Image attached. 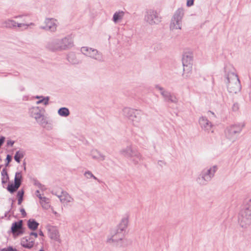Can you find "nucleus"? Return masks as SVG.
<instances>
[{"instance_id": "f3484780", "label": "nucleus", "mask_w": 251, "mask_h": 251, "mask_svg": "<svg viewBox=\"0 0 251 251\" xmlns=\"http://www.w3.org/2000/svg\"><path fill=\"white\" fill-rule=\"evenodd\" d=\"M11 232L14 236H17L22 234L24 232L23 230V221L20 220L12 224Z\"/></svg>"}, {"instance_id": "49530a36", "label": "nucleus", "mask_w": 251, "mask_h": 251, "mask_svg": "<svg viewBox=\"0 0 251 251\" xmlns=\"http://www.w3.org/2000/svg\"><path fill=\"white\" fill-rule=\"evenodd\" d=\"M6 160H7V163L8 164L11 160V157L10 155H7L6 157Z\"/></svg>"}, {"instance_id": "c756f323", "label": "nucleus", "mask_w": 251, "mask_h": 251, "mask_svg": "<svg viewBox=\"0 0 251 251\" xmlns=\"http://www.w3.org/2000/svg\"><path fill=\"white\" fill-rule=\"evenodd\" d=\"M1 174L2 176L1 182L2 183H5L9 178L7 173L5 169H3L1 172Z\"/></svg>"}, {"instance_id": "473e14b6", "label": "nucleus", "mask_w": 251, "mask_h": 251, "mask_svg": "<svg viewBox=\"0 0 251 251\" xmlns=\"http://www.w3.org/2000/svg\"><path fill=\"white\" fill-rule=\"evenodd\" d=\"M210 122L204 117H201L199 119V124L201 126H208Z\"/></svg>"}, {"instance_id": "c9c22d12", "label": "nucleus", "mask_w": 251, "mask_h": 251, "mask_svg": "<svg viewBox=\"0 0 251 251\" xmlns=\"http://www.w3.org/2000/svg\"><path fill=\"white\" fill-rule=\"evenodd\" d=\"M84 176L87 178V179H90L91 178H93V179L95 180H97L98 178L93 175V174L91 172L89 171H87L85 172L84 174Z\"/></svg>"}, {"instance_id": "393cba45", "label": "nucleus", "mask_w": 251, "mask_h": 251, "mask_svg": "<svg viewBox=\"0 0 251 251\" xmlns=\"http://www.w3.org/2000/svg\"><path fill=\"white\" fill-rule=\"evenodd\" d=\"M57 113L61 117H66L70 115V111L67 107H61L58 110Z\"/></svg>"}, {"instance_id": "4468645a", "label": "nucleus", "mask_w": 251, "mask_h": 251, "mask_svg": "<svg viewBox=\"0 0 251 251\" xmlns=\"http://www.w3.org/2000/svg\"><path fill=\"white\" fill-rule=\"evenodd\" d=\"M124 235L123 232L118 230L113 233L110 237H108L107 239V242L109 243H113L121 245L120 242H121L124 238Z\"/></svg>"}, {"instance_id": "2eb2a0df", "label": "nucleus", "mask_w": 251, "mask_h": 251, "mask_svg": "<svg viewBox=\"0 0 251 251\" xmlns=\"http://www.w3.org/2000/svg\"><path fill=\"white\" fill-rule=\"evenodd\" d=\"M182 62L183 66V71L189 72L192 69V56L191 54L185 53L183 55Z\"/></svg>"}, {"instance_id": "2f4dec72", "label": "nucleus", "mask_w": 251, "mask_h": 251, "mask_svg": "<svg viewBox=\"0 0 251 251\" xmlns=\"http://www.w3.org/2000/svg\"><path fill=\"white\" fill-rule=\"evenodd\" d=\"M40 202L42 207L45 209H48L50 207V205L49 204V200L47 198H46V200L40 201Z\"/></svg>"}, {"instance_id": "603ef678", "label": "nucleus", "mask_w": 251, "mask_h": 251, "mask_svg": "<svg viewBox=\"0 0 251 251\" xmlns=\"http://www.w3.org/2000/svg\"><path fill=\"white\" fill-rule=\"evenodd\" d=\"M0 251H5L3 249H2Z\"/></svg>"}, {"instance_id": "72a5a7b5", "label": "nucleus", "mask_w": 251, "mask_h": 251, "mask_svg": "<svg viewBox=\"0 0 251 251\" xmlns=\"http://www.w3.org/2000/svg\"><path fill=\"white\" fill-rule=\"evenodd\" d=\"M24 194V191L23 190H21L18 191L17 193L18 204L20 205L23 200V196Z\"/></svg>"}, {"instance_id": "bb28decb", "label": "nucleus", "mask_w": 251, "mask_h": 251, "mask_svg": "<svg viewBox=\"0 0 251 251\" xmlns=\"http://www.w3.org/2000/svg\"><path fill=\"white\" fill-rule=\"evenodd\" d=\"M27 226L29 229L34 230L38 228L39 223L34 219H29L27 222Z\"/></svg>"}, {"instance_id": "412c9836", "label": "nucleus", "mask_w": 251, "mask_h": 251, "mask_svg": "<svg viewBox=\"0 0 251 251\" xmlns=\"http://www.w3.org/2000/svg\"><path fill=\"white\" fill-rule=\"evenodd\" d=\"M128 224V219L127 217H124L122 218L120 223L119 225L118 230L123 232L127 226Z\"/></svg>"}, {"instance_id": "864d4df0", "label": "nucleus", "mask_w": 251, "mask_h": 251, "mask_svg": "<svg viewBox=\"0 0 251 251\" xmlns=\"http://www.w3.org/2000/svg\"><path fill=\"white\" fill-rule=\"evenodd\" d=\"M24 90V88H21V91H23V90Z\"/></svg>"}, {"instance_id": "7ed1b4c3", "label": "nucleus", "mask_w": 251, "mask_h": 251, "mask_svg": "<svg viewBox=\"0 0 251 251\" xmlns=\"http://www.w3.org/2000/svg\"><path fill=\"white\" fill-rule=\"evenodd\" d=\"M226 80L228 91L230 93L236 94L241 89V85L238 76L233 72H228L226 74Z\"/></svg>"}, {"instance_id": "9d476101", "label": "nucleus", "mask_w": 251, "mask_h": 251, "mask_svg": "<svg viewBox=\"0 0 251 251\" xmlns=\"http://www.w3.org/2000/svg\"><path fill=\"white\" fill-rule=\"evenodd\" d=\"M44 25L40 26V29L51 32H55L58 26L57 20L54 18H46L44 21Z\"/></svg>"}, {"instance_id": "20e7f679", "label": "nucleus", "mask_w": 251, "mask_h": 251, "mask_svg": "<svg viewBox=\"0 0 251 251\" xmlns=\"http://www.w3.org/2000/svg\"><path fill=\"white\" fill-rule=\"evenodd\" d=\"M217 170V167L216 166L203 169L197 178V182L202 185L207 184L214 176Z\"/></svg>"}, {"instance_id": "f03ea898", "label": "nucleus", "mask_w": 251, "mask_h": 251, "mask_svg": "<svg viewBox=\"0 0 251 251\" xmlns=\"http://www.w3.org/2000/svg\"><path fill=\"white\" fill-rule=\"evenodd\" d=\"M73 46L72 39L68 37L62 39H53L49 42L46 47L52 51H62L67 50Z\"/></svg>"}, {"instance_id": "37998d69", "label": "nucleus", "mask_w": 251, "mask_h": 251, "mask_svg": "<svg viewBox=\"0 0 251 251\" xmlns=\"http://www.w3.org/2000/svg\"><path fill=\"white\" fill-rule=\"evenodd\" d=\"M36 196L39 198V199L40 200V201H42V200H46V197H42L41 196V195L39 194H37Z\"/></svg>"}, {"instance_id": "3c124183", "label": "nucleus", "mask_w": 251, "mask_h": 251, "mask_svg": "<svg viewBox=\"0 0 251 251\" xmlns=\"http://www.w3.org/2000/svg\"><path fill=\"white\" fill-rule=\"evenodd\" d=\"M18 251L17 249H15V248H13V251Z\"/></svg>"}, {"instance_id": "5701e85b", "label": "nucleus", "mask_w": 251, "mask_h": 251, "mask_svg": "<svg viewBox=\"0 0 251 251\" xmlns=\"http://www.w3.org/2000/svg\"><path fill=\"white\" fill-rule=\"evenodd\" d=\"M50 232V237L52 239L56 241L59 240V235L58 231L54 227H52L49 229Z\"/></svg>"}, {"instance_id": "09e8293b", "label": "nucleus", "mask_w": 251, "mask_h": 251, "mask_svg": "<svg viewBox=\"0 0 251 251\" xmlns=\"http://www.w3.org/2000/svg\"><path fill=\"white\" fill-rule=\"evenodd\" d=\"M39 235L41 236H44V233L42 231H40L39 232Z\"/></svg>"}, {"instance_id": "f704fd0d", "label": "nucleus", "mask_w": 251, "mask_h": 251, "mask_svg": "<svg viewBox=\"0 0 251 251\" xmlns=\"http://www.w3.org/2000/svg\"><path fill=\"white\" fill-rule=\"evenodd\" d=\"M19 188L17 185L15 184H11L8 185L7 190L11 193L16 191Z\"/></svg>"}, {"instance_id": "39448f33", "label": "nucleus", "mask_w": 251, "mask_h": 251, "mask_svg": "<svg viewBox=\"0 0 251 251\" xmlns=\"http://www.w3.org/2000/svg\"><path fill=\"white\" fill-rule=\"evenodd\" d=\"M45 109L39 106L33 107L29 109V114L39 124H50L48 119L44 116Z\"/></svg>"}, {"instance_id": "e433bc0d", "label": "nucleus", "mask_w": 251, "mask_h": 251, "mask_svg": "<svg viewBox=\"0 0 251 251\" xmlns=\"http://www.w3.org/2000/svg\"><path fill=\"white\" fill-rule=\"evenodd\" d=\"M239 109V104L237 102L234 103L232 106V110L234 112L237 111Z\"/></svg>"}, {"instance_id": "ea45409f", "label": "nucleus", "mask_w": 251, "mask_h": 251, "mask_svg": "<svg viewBox=\"0 0 251 251\" xmlns=\"http://www.w3.org/2000/svg\"><path fill=\"white\" fill-rule=\"evenodd\" d=\"M211 127L212 126H202V127H203L202 130L209 132V130H210L211 129Z\"/></svg>"}, {"instance_id": "0eeeda50", "label": "nucleus", "mask_w": 251, "mask_h": 251, "mask_svg": "<svg viewBox=\"0 0 251 251\" xmlns=\"http://www.w3.org/2000/svg\"><path fill=\"white\" fill-rule=\"evenodd\" d=\"M81 52L85 56L99 62H102L103 61L102 53L96 49L88 47H83L81 48Z\"/></svg>"}, {"instance_id": "c03bdc74", "label": "nucleus", "mask_w": 251, "mask_h": 251, "mask_svg": "<svg viewBox=\"0 0 251 251\" xmlns=\"http://www.w3.org/2000/svg\"><path fill=\"white\" fill-rule=\"evenodd\" d=\"M14 143V142L11 140L7 141V144L8 146H12Z\"/></svg>"}, {"instance_id": "9b49d317", "label": "nucleus", "mask_w": 251, "mask_h": 251, "mask_svg": "<svg viewBox=\"0 0 251 251\" xmlns=\"http://www.w3.org/2000/svg\"><path fill=\"white\" fill-rule=\"evenodd\" d=\"M155 88L160 91L161 95L163 97L165 101L171 102L175 103H176L177 102V99L174 95H172L171 92L165 90L164 88L161 87L159 85H156Z\"/></svg>"}, {"instance_id": "f8f14e48", "label": "nucleus", "mask_w": 251, "mask_h": 251, "mask_svg": "<svg viewBox=\"0 0 251 251\" xmlns=\"http://www.w3.org/2000/svg\"><path fill=\"white\" fill-rule=\"evenodd\" d=\"M22 25L21 23H17L11 19H7L0 21V26L2 28L15 29L17 27H22Z\"/></svg>"}, {"instance_id": "de8ad7c7", "label": "nucleus", "mask_w": 251, "mask_h": 251, "mask_svg": "<svg viewBox=\"0 0 251 251\" xmlns=\"http://www.w3.org/2000/svg\"><path fill=\"white\" fill-rule=\"evenodd\" d=\"M24 15H17V16H15L14 17V19H19V18H22L24 17Z\"/></svg>"}, {"instance_id": "f257e3e1", "label": "nucleus", "mask_w": 251, "mask_h": 251, "mask_svg": "<svg viewBox=\"0 0 251 251\" xmlns=\"http://www.w3.org/2000/svg\"><path fill=\"white\" fill-rule=\"evenodd\" d=\"M238 222L244 228L251 224V197L247 198L244 200L243 208L238 216Z\"/></svg>"}, {"instance_id": "a19ab883", "label": "nucleus", "mask_w": 251, "mask_h": 251, "mask_svg": "<svg viewBox=\"0 0 251 251\" xmlns=\"http://www.w3.org/2000/svg\"><path fill=\"white\" fill-rule=\"evenodd\" d=\"M20 212L22 214V215L23 216V217H25L26 215V212L24 208H21L20 209Z\"/></svg>"}, {"instance_id": "423d86ee", "label": "nucleus", "mask_w": 251, "mask_h": 251, "mask_svg": "<svg viewBox=\"0 0 251 251\" xmlns=\"http://www.w3.org/2000/svg\"><path fill=\"white\" fill-rule=\"evenodd\" d=\"M122 112L123 115L129 121L133 122V125L140 121L141 116L143 115V112L141 110L129 107H125L123 108Z\"/></svg>"}, {"instance_id": "b1692460", "label": "nucleus", "mask_w": 251, "mask_h": 251, "mask_svg": "<svg viewBox=\"0 0 251 251\" xmlns=\"http://www.w3.org/2000/svg\"><path fill=\"white\" fill-rule=\"evenodd\" d=\"M36 99H39V100L36 101L37 104L43 103L45 105H47L49 104L50 98L49 97H44L42 96H36L35 97Z\"/></svg>"}, {"instance_id": "1a4fd4ad", "label": "nucleus", "mask_w": 251, "mask_h": 251, "mask_svg": "<svg viewBox=\"0 0 251 251\" xmlns=\"http://www.w3.org/2000/svg\"><path fill=\"white\" fill-rule=\"evenodd\" d=\"M122 153L126 157L130 158L135 164L138 163L142 159L140 153L138 151L133 150L131 147H127L122 150Z\"/></svg>"}, {"instance_id": "dca6fc26", "label": "nucleus", "mask_w": 251, "mask_h": 251, "mask_svg": "<svg viewBox=\"0 0 251 251\" xmlns=\"http://www.w3.org/2000/svg\"><path fill=\"white\" fill-rule=\"evenodd\" d=\"M60 200V201L62 203L68 204L74 201V199L66 192L61 191L60 192L54 193Z\"/></svg>"}, {"instance_id": "7c9ffc66", "label": "nucleus", "mask_w": 251, "mask_h": 251, "mask_svg": "<svg viewBox=\"0 0 251 251\" xmlns=\"http://www.w3.org/2000/svg\"><path fill=\"white\" fill-rule=\"evenodd\" d=\"M24 156V152L22 151H19L16 152L14 156V159L18 163H20V159L23 158Z\"/></svg>"}, {"instance_id": "a878e982", "label": "nucleus", "mask_w": 251, "mask_h": 251, "mask_svg": "<svg viewBox=\"0 0 251 251\" xmlns=\"http://www.w3.org/2000/svg\"><path fill=\"white\" fill-rule=\"evenodd\" d=\"M183 15V9L182 8H179L175 12L173 18L177 20L181 21Z\"/></svg>"}, {"instance_id": "aec40b11", "label": "nucleus", "mask_w": 251, "mask_h": 251, "mask_svg": "<svg viewBox=\"0 0 251 251\" xmlns=\"http://www.w3.org/2000/svg\"><path fill=\"white\" fill-rule=\"evenodd\" d=\"M182 21L180 20H177L174 18L172 19L171 22L170 24V29H180L181 28Z\"/></svg>"}, {"instance_id": "6e6552de", "label": "nucleus", "mask_w": 251, "mask_h": 251, "mask_svg": "<svg viewBox=\"0 0 251 251\" xmlns=\"http://www.w3.org/2000/svg\"><path fill=\"white\" fill-rule=\"evenodd\" d=\"M144 19L150 25H154L161 22V17L156 10L149 9L145 12Z\"/></svg>"}, {"instance_id": "4be33fe9", "label": "nucleus", "mask_w": 251, "mask_h": 251, "mask_svg": "<svg viewBox=\"0 0 251 251\" xmlns=\"http://www.w3.org/2000/svg\"><path fill=\"white\" fill-rule=\"evenodd\" d=\"M125 15V12L123 11H116L113 15L112 20L115 23H118L123 19Z\"/></svg>"}, {"instance_id": "6e6d98bb", "label": "nucleus", "mask_w": 251, "mask_h": 251, "mask_svg": "<svg viewBox=\"0 0 251 251\" xmlns=\"http://www.w3.org/2000/svg\"><path fill=\"white\" fill-rule=\"evenodd\" d=\"M40 251H43V250H40Z\"/></svg>"}, {"instance_id": "a211bd4d", "label": "nucleus", "mask_w": 251, "mask_h": 251, "mask_svg": "<svg viewBox=\"0 0 251 251\" xmlns=\"http://www.w3.org/2000/svg\"><path fill=\"white\" fill-rule=\"evenodd\" d=\"M34 243V240L31 239L28 237H25L22 238L21 240V245L27 249H31L33 247Z\"/></svg>"}, {"instance_id": "79ce46f5", "label": "nucleus", "mask_w": 251, "mask_h": 251, "mask_svg": "<svg viewBox=\"0 0 251 251\" xmlns=\"http://www.w3.org/2000/svg\"><path fill=\"white\" fill-rule=\"evenodd\" d=\"M5 251H13V248L12 247H9L7 248L3 249Z\"/></svg>"}, {"instance_id": "c85d7f7f", "label": "nucleus", "mask_w": 251, "mask_h": 251, "mask_svg": "<svg viewBox=\"0 0 251 251\" xmlns=\"http://www.w3.org/2000/svg\"><path fill=\"white\" fill-rule=\"evenodd\" d=\"M22 179V175L21 172H17L15 174L14 178V184L20 187L21 184V180Z\"/></svg>"}, {"instance_id": "a18cd8bd", "label": "nucleus", "mask_w": 251, "mask_h": 251, "mask_svg": "<svg viewBox=\"0 0 251 251\" xmlns=\"http://www.w3.org/2000/svg\"><path fill=\"white\" fill-rule=\"evenodd\" d=\"M30 236H34L35 238H37L38 237V234L36 232H32L30 233Z\"/></svg>"}, {"instance_id": "8fccbe9b", "label": "nucleus", "mask_w": 251, "mask_h": 251, "mask_svg": "<svg viewBox=\"0 0 251 251\" xmlns=\"http://www.w3.org/2000/svg\"><path fill=\"white\" fill-rule=\"evenodd\" d=\"M36 195H37V194H39V190H37V191H36Z\"/></svg>"}, {"instance_id": "cd10ccee", "label": "nucleus", "mask_w": 251, "mask_h": 251, "mask_svg": "<svg viewBox=\"0 0 251 251\" xmlns=\"http://www.w3.org/2000/svg\"><path fill=\"white\" fill-rule=\"evenodd\" d=\"M67 59L69 62L73 64L78 63V60L74 52H70L67 56Z\"/></svg>"}, {"instance_id": "ddd939ff", "label": "nucleus", "mask_w": 251, "mask_h": 251, "mask_svg": "<svg viewBox=\"0 0 251 251\" xmlns=\"http://www.w3.org/2000/svg\"><path fill=\"white\" fill-rule=\"evenodd\" d=\"M241 130V126H227L225 131L226 136L234 141Z\"/></svg>"}, {"instance_id": "58836bf2", "label": "nucleus", "mask_w": 251, "mask_h": 251, "mask_svg": "<svg viewBox=\"0 0 251 251\" xmlns=\"http://www.w3.org/2000/svg\"><path fill=\"white\" fill-rule=\"evenodd\" d=\"M194 0H187V6L188 7H190L194 5Z\"/></svg>"}, {"instance_id": "6ab92c4d", "label": "nucleus", "mask_w": 251, "mask_h": 251, "mask_svg": "<svg viewBox=\"0 0 251 251\" xmlns=\"http://www.w3.org/2000/svg\"><path fill=\"white\" fill-rule=\"evenodd\" d=\"M90 155L93 159L99 161H103L105 159V156L97 150H92Z\"/></svg>"}, {"instance_id": "4c0bfd02", "label": "nucleus", "mask_w": 251, "mask_h": 251, "mask_svg": "<svg viewBox=\"0 0 251 251\" xmlns=\"http://www.w3.org/2000/svg\"><path fill=\"white\" fill-rule=\"evenodd\" d=\"M22 25V27H25V29H27L29 26H34L35 24L33 23H30L29 24L21 23Z\"/></svg>"}, {"instance_id": "5fc2aeb1", "label": "nucleus", "mask_w": 251, "mask_h": 251, "mask_svg": "<svg viewBox=\"0 0 251 251\" xmlns=\"http://www.w3.org/2000/svg\"><path fill=\"white\" fill-rule=\"evenodd\" d=\"M53 213H54L55 214H57L56 212H53Z\"/></svg>"}]
</instances>
